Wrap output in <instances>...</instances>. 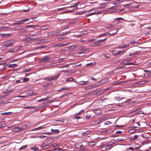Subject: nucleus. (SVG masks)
Here are the masks:
<instances>
[{
    "label": "nucleus",
    "instance_id": "55",
    "mask_svg": "<svg viewBox=\"0 0 151 151\" xmlns=\"http://www.w3.org/2000/svg\"><path fill=\"white\" fill-rule=\"evenodd\" d=\"M129 43L131 44H134V43H137V42H136L135 41H130L129 42Z\"/></svg>",
    "mask_w": 151,
    "mask_h": 151
},
{
    "label": "nucleus",
    "instance_id": "7",
    "mask_svg": "<svg viewBox=\"0 0 151 151\" xmlns=\"http://www.w3.org/2000/svg\"><path fill=\"white\" fill-rule=\"evenodd\" d=\"M88 82V81H81L78 82V84L81 85H87Z\"/></svg>",
    "mask_w": 151,
    "mask_h": 151
},
{
    "label": "nucleus",
    "instance_id": "4",
    "mask_svg": "<svg viewBox=\"0 0 151 151\" xmlns=\"http://www.w3.org/2000/svg\"><path fill=\"white\" fill-rule=\"evenodd\" d=\"M29 20L28 19H24L22 20L17 21V22L14 23V25H19L21 24L24 23V22H25Z\"/></svg>",
    "mask_w": 151,
    "mask_h": 151
},
{
    "label": "nucleus",
    "instance_id": "17",
    "mask_svg": "<svg viewBox=\"0 0 151 151\" xmlns=\"http://www.w3.org/2000/svg\"><path fill=\"white\" fill-rule=\"evenodd\" d=\"M38 26L37 25H28L27 26L25 27L26 28H29V27H37Z\"/></svg>",
    "mask_w": 151,
    "mask_h": 151
},
{
    "label": "nucleus",
    "instance_id": "12",
    "mask_svg": "<svg viewBox=\"0 0 151 151\" xmlns=\"http://www.w3.org/2000/svg\"><path fill=\"white\" fill-rule=\"evenodd\" d=\"M17 51V49L16 48H15L14 49H11L8 50V52L14 53L15 52Z\"/></svg>",
    "mask_w": 151,
    "mask_h": 151
},
{
    "label": "nucleus",
    "instance_id": "44",
    "mask_svg": "<svg viewBox=\"0 0 151 151\" xmlns=\"http://www.w3.org/2000/svg\"><path fill=\"white\" fill-rule=\"evenodd\" d=\"M92 87V86H88L86 87L85 88V89H86V90H87L88 89H90V88H91Z\"/></svg>",
    "mask_w": 151,
    "mask_h": 151
},
{
    "label": "nucleus",
    "instance_id": "53",
    "mask_svg": "<svg viewBox=\"0 0 151 151\" xmlns=\"http://www.w3.org/2000/svg\"><path fill=\"white\" fill-rule=\"evenodd\" d=\"M36 94L34 92H32L31 93H30V96H34Z\"/></svg>",
    "mask_w": 151,
    "mask_h": 151
},
{
    "label": "nucleus",
    "instance_id": "28",
    "mask_svg": "<svg viewBox=\"0 0 151 151\" xmlns=\"http://www.w3.org/2000/svg\"><path fill=\"white\" fill-rule=\"evenodd\" d=\"M140 53V52L139 51L134 52H133V55L139 54Z\"/></svg>",
    "mask_w": 151,
    "mask_h": 151
},
{
    "label": "nucleus",
    "instance_id": "49",
    "mask_svg": "<svg viewBox=\"0 0 151 151\" xmlns=\"http://www.w3.org/2000/svg\"><path fill=\"white\" fill-rule=\"evenodd\" d=\"M70 44V43H67L66 44H62L61 45V47H63V46H66V45H69Z\"/></svg>",
    "mask_w": 151,
    "mask_h": 151
},
{
    "label": "nucleus",
    "instance_id": "15",
    "mask_svg": "<svg viewBox=\"0 0 151 151\" xmlns=\"http://www.w3.org/2000/svg\"><path fill=\"white\" fill-rule=\"evenodd\" d=\"M90 132L89 131H87L83 133V136H88L89 137V136H88L90 134Z\"/></svg>",
    "mask_w": 151,
    "mask_h": 151
},
{
    "label": "nucleus",
    "instance_id": "56",
    "mask_svg": "<svg viewBox=\"0 0 151 151\" xmlns=\"http://www.w3.org/2000/svg\"><path fill=\"white\" fill-rule=\"evenodd\" d=\"M9 36V35L8 34H4L3 35L4 37H6Z\"/></svg>",
    "mask_w": 151,
    "mask_h": 151
},
{
    "label": "nucleus",
    "instance_id": "46",
    "mask_svg": "<svg viewBox=\"0 0 151 151\" xmlns=\"http://www.w3.org/2000/svg\"><path fill=\"white\" fill-rule=\"evenodd\" d=\"M138 138V136L137 135H135L134 136V138H133V140H137Z\"/></svg>",
    "mask_w": 151,
    "mask_h": 151
},
{
    "label": "nucleus",
    "instance_id": "35",
    "mask_svg": "<svg viewBox=\"0 0 151 151\" xmlns=\"http://www.w3.org/2000/svg\"><path fill=\"white\" fill-rule=\"evenodd\" d=\"M43 127H40L37 128H36L34 129V130H39L40 129H41L43 128Z\"/></svg>",
    "mask_w": 151,
    "mask_h": 151
},
{
    "label": "nucleus",
    "instance_id": "6",
    "mask_svg": "<svg viewBox=\"0 0 151 151\" xmlns=\"http://www.w3.org/2000/svg\"><path fill=\"white\" fill-rule=\"evenodd\" d=\"M60 76V74H58L57 76H51L48 77V81H52V80H56Z\"/></svg>",
    "mask_w": 151,
    "mask_h": 151
},
{
    "label": "nucleus",
    "instance_id": "40",
    "mask_svg": "<svg viewBox=\"0 0 151 151\" xmlns=\"http://www.w3.org/2000/svg\"><path fill=\"white\" fill-rule=\"evenodd\" d=\"M111 123L110 122L107 121H106L105 122L104 124H106V125H109V124H111Z\"/></svg>",
    "mask_w": 151,
    "mask_h": 151
},
{
    "label": "nucleus",
    "instance_id": "37",
    "mask_svg": "<svg viewBox=\"0 0 151 151\" xmlns=\"http://www.w3.org/2000/svg\"><path fill=\"white\" fill-rule=\"evenodd\" d=\"M133 149H134V148H133L132 147H130L129 148H128L126 150H127V151H131L132 150H133Z\"/></svg>",
    "mask_w": 151,
    "mask_h": 151
},
{
    "label": "nucleus",
    "instance_id": "3",
    "mask_svg": "<svg viewBox=\"0 0 151 151\" xmlns=\"http://www.w3.org/2000/svg\"><path fill=\"white\" fill-rule=\"evenodd\" d=\"M114 32H114V33H112L111 34V33H109L108 32H106L104 33L99 35V37H100L101 36H105L106 35L108 34H109V35L111 36L114 35H115L116 34L117 32V30H116L115 29H114Z\"/></svg>",
    "mask_w": 151,
    "mask_h": 151
},
{
    "label": "nucleus",
    "instance_id": "24",
    "mask_svg": "<svg viewBox=\"0 0 151 151\" xmlns=\"http://www.w3.org/2000/svg\"><path fill=\"white\" fill-rule=\"evenodd\" d=\"M132 5V4H131L129 3L124 4V6L125 7H126V8H129Z\"/></svg>",
    "mask_w": 151,
    "mask_h": 151
},
{
    "label": "nucleus",
    "instance_id": "9",
    "mask_svg": "<svg viewBox=\"0 0 151 151\" xmlns=\"http://www.w3.org/2000/svg\"><path fill=\"white\" fill-rule=\"evenodd\" d=\"M112 53L114 55H119V50H113L112 51Z\"/></svg>",
    "mask_w": 151,
    "mask_h": 151
},
{
    "label": "nucleus",
    "instance_id": "36",
    "mask_svg": "<svg viewBox=\"0 0 151 151\" xmlns=\"http://www.w3.org/2000/svg\"><path fill=\"white\" fill-rule=\"evenodd\" d=\"M114 20H124V19L121 17H119L115 19Z\"/></svg>",
    "mask_w": 151,
    "mask_h": 151
},
{
    "label": "nucleus",
    "instance_id": "19",
    "mask_svg": "<svg viewBox=\"0 0 151 151\" xmlns=\"http://www.w3.org/2000/svg\"><path fill=\"white\" fill-rule=\"evenodd\" d=\"M51 131L52 132L54 133H59V131L58 129H51Z\"/></svg>",
    "mask_w": 151,
    "mask_h": 151
},
{
    "label": "nucleus",
    "instance_id": "62",
    "mask_svg": "<svg viewBox=\"0 0 151 151\" xmlns=\"http://www.w3.org/2000/svg\"><path fill=\"white\" fill-rule=\"evenodd\" d=\"M90 78L92 81H96V79L94 78L93 77H91Z\"/></svg>",
    "mask_w": 151,
    "mask_h": 151
},
{
    "label": "nucleus",
    "instance_id": "16",
    "mask_svg": "<svg viewBox=\"0 0 151 151\" xmlns=\"http://www.w3.org/2000/svg\"><path fill=\"white\" fill-rule=\"evenodd\" d=\"M12 113L11 112H4L2 113L1 114L3 115H9L11 114Z\"/></svg>",
    "mask_w": 151,
    "mask_h": 151
},
{
    "label": "nucleus",
    "instance_id": "63",
    "mask_svg": "<svg viewBox=\"0 0 151 151\" xmlns=\"http://www.w3.org/2000/svg\"><path fill=\"white\" fill-rule=\"evenodd\" d=\"M6 126L5 124H3L0 125V128L2 127H5Z\"/></svg>",
    "mask_w": 151,
    "mask_h": 151
},
{
    "label": "nucleus",
    "instance_id": "8",
    "mask_svg": "<svg viewBox=\"0 0 151 151\" xmlns=\"http://www.w3.org/2000/svg\"><path fill=\"white\" fill-rule=\"evenodd\" d=\"M77 47V45H70L68 47V49L69 50H73Z\"/></svg>",
    "mask_w": 151,
    "mask_h": 151
},
{
    "label": "nucleus",
    "instance_id": "26",
    "mask_svg": "<svg viewBox=\"0 0 151 151\" xmlns=\"http://www.w3.org/2000/svg\"><path fill=\"white\" fill-rule=\"evenodd\" d=\"M84 110H81L79 112H78V113H77L76 114H74V115L76 116V115H80L81 113L83 112H84Z\"/></svg>",
    "mask_w": 151,
    "mask_h": 151
},
{
    "label": "nucleus",
    "instance_id": "45",
    "mask_svg": "<svg viewBox=\"0 0 151 151\" xmlns=\"http://www.w3.org/2000/svg\"><path fill=\"white\" fill-rule=\"evenodd\" d=\"M62 44H56L54 45V47H61V45Z\"/></svg>",
    "mask_w": 151,
    "mask_h": 151
},
{
    "label": "nucleus",
    "instance_id": "58",
    "mask_svg": "<svg viewBox=\"0 0 151 151\" xmlns=\"http://www.w3.org/2000/svg\"><path fill=\"white\" fill-rule=\"evenodd\" d=\"M102 55L103 56L106 57V58H109V56L108 55H107L106 54H103Z\"/></svg>",
    "mask_w": 151,
    "mask_h": 151
},
{
    "label": "nucleus",
    "instance_id": "47",
    "mask_svg": "<svg viewBox=\"0 0 151 151\" xmlns=\"http://www.w3.org/2000/svg\"><path fill=\"white\" fill-rule=\"evenodd\" d=\"M38 137L40 138H44L46 137V136L44 135H40Z\"/></svg>",
    "mask_w": 151,
    "mask_h": 151
},
{
    "label": "nucleus",
    "instance_id": "2",
    "mask_svg": "<svg viewBox=\"0 0 151 151\" xmlns=\"http://www.w3.org/2000/svg\"><path fill=\"white\" fill-rule=\"evenodd\" d=\"M27 125H25L21 127H18L13 128L12 130L15 132L20 131L26 129L27 127Z\"/></svg>",
    "mask_w": 151,
    "mask_h": 151
},
{
    "label": "nucleus",
    "instance_id": "38",
    "mask_svg": "<svg viewBox=\"0 0 151 151\" xmlns=\"http://www.w3.org/2000/svg\"><path fill=\"white\" fill-rule=\"evenodd\" d=\"M29 80V79L27 78H24L23 79V81L25 82H28Z\"/></svg>",
    "mask_w": 151,
    "mask_h": 151
},
{
    "label": "nucleus",
    "instance_id": "5",
    "mask_svg": "<svg viewBox=\"0 0 151 151\" xmlns=\"http://www.w3.org/2000/svg\"><path fill=\"white\" fill-rule=\"evenodd\" d=\"M89 49H84L83 47H81L80 49V50L78 51V54L86 53L89 52Z\"/></svg>",
    "mask_w": 151,
    "mask_h": 151
},
{
    "label": "nucleus",
    "instance_id": "64",
    "mask_svg": "<svg viewBox=\"0 0 151 151\" xmlns=\"http://www.w3.org/2000/svg\"><path fill=\"white\" fill-rule=\"evenodd\" d=\"M67 32H65V33H62L61 34H60V35L61 36H62L64 35H66L67 34Z\"/></svg>",
    "mask_w": 151,
    "mask_h": 151
},
{
    "label": "nucleus",
    "instance_id": "20",
    "mask_svg": "<svg viewBox=\"0 0 151 151\" xmlns=\"http://www.w3.org/2000/svg\"><path fill=\"white\" fill-rule=\"evenodd\" d=\"M54 32H55V36H56L59 35L60 31L59 30H57Z\"/></svg>",
    "mask_w": 151,
    "mask_h": 151
},
{
    "label": "nucleus",
    "instance_id": "23",
    "mask_svg": "<svg viewBox=\"0 0 151 151\" xmlns=\"http://www.w3.org/2000/svg\"><path fill=\"white\" fill-rule=\"evenodd\" d=\"M129 45H130L129 44H127L126 45H124L122 46H120L119 48L120 49L124 48L129 46Z\"/></svg>",
    "mask_w": 151,
    "mask_h": 151
},
{
    "label": "nucleus",
    "instance_id": "25",
    "mask_svg": "<svg viewBox=\"0 0 151 151\" xmlns=\"http://www.w3.org/2000/svg\"><path fill=\"white\" fill-rule=\"evenodd\" d=\"M121 1L120 0H116L113 2V3L114 5L117 4L118 3H121Z\"/></svg>",
    "mask_w": 151,
    "mask_h": 151
},
{
    "label": "nucleus",
    "instance_id": "22",
    "mask_svg": "<svg viewBox=\"0 0 151 151\" xmlns=\"http://www.w3.org/2000/svg\"><path fill=\"white\" fill-rule=\"evenodd\" d=\"M55 32H51L48 33V36H52L53 35L55 36Z\"/></svg>",
    "mask_w": 151,
    "mask_h": 151
},
{
    "label": "nucleus",
    "instance_id": "1",
    "mask_svg": "<svg viewBox=\"0 0 151 151\" xmlns=\"http://www.w3.org/2000/svg\"><path fill=\"white\" fill-rule=\"evenodd\" d=\"M14 42L13 40H8L4 42L3 46L4 47H8L12 46L13 45Z\"/></svg>",
    "mask_w": 151,
    "mask_h": 151
},
{
    "label": "nucleus",
    "instance_id": "50",
    "mask_svg": "<svg viewBox=\"0 0 151 151\" xmlns=\"http://www.w3.org/2000/svg\"><path fill=\"white\" fill-rule=\"evenodd\" d=\"M93 14H95V12H93L91 13H90V14H88L86 15L87 16H89L90 15H93Z\"/></svg>",
    "mask_w": 151,
    "mask_h": 151
},
{
    "label": "nucleus",
    "instance_id": "54",
    "mask_svg": "<svg viewBox=\"0 0 151 151\" xmlns=\"http://www.w3.org/2000/svg\"><path fill=\"white\" fill-rule=\"evenodd\" d=\"M106 39V38L105 37V38H104V39H101V40H98L100 42V43H101V42H103V41L104 40H105Z\"/></svg>",
    "mask_w": 151,
    "mask_h": 151
},
{
    "label": "nucleus",
    "instance_id": "32",
    "mask_svg": "<svg viewBox=\"0 0 151 151\" xmlns=\"http://www.w3.org/2000/svg\"><path fill=\"white\" fill-rule=\"evenodd\" d=\"M7 104V102H5V101H0V104Z\"/></svg>",
    "mask_w": 151,
    "mask_h": 151
},
{
    "label": "nucleus",
    "instance_id": "48",
    "mask_svg": "<svg viewBox=\"0 0 151 151\" xmlns=\"http://www.w3.org/2000/svg\"><path fill=\"white\" fill-rule=\"evenodd\" d=\"M105 118V117H104V116H102L100 119H99V120H101V122Z\"/></svg>",
    "mask_w": 151,
    "mask_h": 151
},
{
    "label": "nucleus",
    "instance_id": "27",
    "mask_svg": "<svg viewBox=\"0 0 151 151\" xmlns=\"http://www.w3.org/2000/svg\"><path fill=\"white\" fill-rule=\"evenodd\" d=\"M73 78H68L66 80V82H70L71 81H73Z\"/></svg>",
    "mask_w": 151,
    "mask_h": 151
},
{
    "label": "nucleus",
    "instance_id": "59",
    "mask_svg": "<svg viewBox=\"0 0 151 151\" xmlns=\"http://www.w3.org/2000/svg\"><path fill=\"white\" fill-rule=\"evenodd\" d=\"M64 38L59 37V38H58V40H63Z\"/></svg>",
    "mask_w": 151,
    "mask_h": 151
},
{
    "label": "nucleus",
    "instance_id": "60",
    "mask_svg": "<svg viewBox=\"0 0 151 151\" xmlns=\"http://www.w3.org/2000/svg\"><path fill=\"white\" fill-rule=\"evenodd\" d=\"M101 92L100 91L96 93V95L97 96L99 95H101Z\"/></svg>",
    "mask_w": 151,
    "mask_h": 151
},
{
    "label": "nucleus",
    "instance_id": "41",
    "mask_svg": "<svg viewBox=\"0 0 151 151\" xmlns=\"http://www.w3.org/2000/svg\"><path fill=\"white\" fill-rule=\"evenodd\" d=\"M5 122V120L3 118H0V123Z\"/></svg>",
    "mask_w": 151,
    "mask_h": 151
},
{
    "label": "nucleus",
    "instance_id": "31",
    "mask_svg": "<svg viewBox=\"0 0 151 151\" xmlns=\"http://www.w3.org/2000/svg\"><path fill=\"white\" fill-rule=\"evenodd\" d=\"M119 54L120 55V54H123L124 53H125L126 52V51L125 50H119Z\"/></svg>",
    "mask_w": 151,
    "mask_h": 151
},
{
    "label": "nucleus",
    "instance_id": "34",
    "mask_svg": "<svg viewBox=\"0 0 151 151\" xmlns=\"http://www.w3.org/2000/svg\"><path fill=\"white\" fill-rule=\"evenodd\" d=\"M27 31V29H22L21 30V31H20L19 32V34H20V33H21V32H25L26 31Z\"/></svg>",
    "mask_w": 151,
    "mask_h": 151
},
{
    "label": "nucleus",
    "instance_id": "52",
    "mask_svg": "<svg viewBox=\"0 0 151 151\" xmlns=\"http://www.w3.org/2000/svg\"><path fill=\"white\" fill-rule=\"evenodd\" d=\"M29 10H30L29 9L27 8L26 9H23V11L24 12H28L29 11Z\"/></svg>",
    "mask_w": 151,
    "mask_h": 151
},
{
    "label": "nucleus",
    "instance_id": "51",
    "mask_svg": "<svg viewBox=\"0 0 151 151\" xmlns=\"http://www.w3.org/2000/svg\"><path fill=\"white\" fill-rule=\"evenodd\" d=\"M27 147V146L26 145H24L22 147L19 149L20 150L21 149H25Z\"/></svg>",
    "mask_w": 151,
    "mask_h": 151
},
{
    "label": "nucleus",
    "instance_id": "30",
    "mask_svg": "<svg viewBox=\"0 0 151 151\" xmlns=\"http://www.w3.org/2000/svg\"><path fill=\"white\" fill-rule=\"evenodd\" d=\"M101 122V120H99V119L97 120L94 122V124L95 125H96L98 124L99 123Z\"/></svg>",
    "mask_w": 151,
    "mask_h": 151
},
{
    "label": "nucleus",
    "instance_id": "29",
    "mask_svg": "<svg viewBox=\"0 0 151 151\" xmlns=\"http://www.w3.org/2000/svg\"><path fill=\"white\" fill-rule=\"evenodd\" d=\"M16 65V64H11L9 65V67L10 68H13Z\"/></svg>",
    "mask_w": 151,
    "mask_h": 151
},
{
    "label": "nucleus",
    "instance_id": "10",
    "mask_svg": "<svg viewBox=\"0 0 151 151\" xmlns=\"http://www.w3.org/2000/svg\"><path fill=\"white\" fill-rule=\"evenodd\" d=\"M93 110L94 112L97 114L100 115L102 113L101 110L100 109H96Z\"/></svg>",
    "mask_w": 151,
    "mask_h": 151
},
{
    "label": "nucleus",
    "instance_id": "21",
    "mask_svg": "<svg viewBox=\"0 0 151 151\" xmlns=\"http://www.w3.org/2000/svg\"><path fill=\"white\" fill-rule=\"evenodd\" d=\"M8 27L5 26L1 27H0V30H4L6 29H8Z\"/></svg>",
    "mask_w": 151,
    "mask_h": 151
},
{
    "label": "nucleus",
    "instance_id": "43",
    "mask_svg": "<svg viewBox=\"0 0 151 151\" xmlns=\"http://www.w3.org/2000/svg\"><path fill=\"white\" fill-rule=\"evenodd\" d=\"M103 12V11H100L99 12H95V14H100L101 13H102Z\"/></svg>",
    "mask_w": 151,
    "mask_h": 151
},
{
    "label": "nucleus",
    "instance_id": "18",
    "mask_svg": "<svg viewBox=\"0 0 151 151\" xmlns=\"http://www.w3.org/2000/svg\"><path fill=\"white\" fill-rule=\"evenodd\" d=\"M31 149L34 151H37V150H38L39 148L38 147L35 146H33L32 147H31Z\"/></svg>",
    "mask_w": 151,
    "mask_h": 151
},
{
    "label": "nucleus",
    "instance_id": "42",
    "mask_svg": "<svg viewBox=\"0 0 151 151\" xmlns=\"http://www.w3.org/2000/svg\"><path fill=\"white\" fill-rule=\"evenodd\" d=\"M83 13V12H76V14H77V15H78L81 14Z\"/></svg>",
    "mask_w": 151,
    "mask_h": 151
},
{
    "label": "nucleus",
    "instance_id": "14",
    "mask_svg": "<svg viewBox=\"0 0 151 151\" xmlns=\"http://www.w3.org/2000/svg\"><path fill=\"white\" fill-rule=\"evenodd\" d=\"M102 45V44L99 40L96 41L95 42V44H93L94 45H97V46H101Z\"/></svg>",
    "mask_w": 151,
    "mask_h": 151
},
{
    "label": "nucleus",
    "instance_id": "11",
    "mask_svg": "<svg viewBox=\"0 0 151 151\" xmlns=\"http://www.w3.org/2000/svg\"><path fill=\"white\" fill-rule=\"evenodd\" d=\"M106 27L108 29H111L112 28H114L115 27L114 25L113 24H110L109 25H108L106 26Z\"/></svg>",
    "mask_w": 151,
    "mask_h": 151
},
{
    "label": "nucleus",
    "instance_id": "13",
    "mask_svg": "<svg viewBox=\"0 0 151 151\" xmlns=\"http://www.w3.org/2000/svg\"><path fill=\"white\" fill-rule=\"evenodd\" d=\"M105 4V3L101 4L100 5V7H98V8H99V9H102L105 8L106 6V5Z\"/></svg>",
    "mask_w": 151,
    "mask_h": 151
},
{
    "label": "nucleus",
    "instance_id": "33",
    "mask_svg": "<svg viewBox=\"0 0 151 151\" xmlns=\"http://www.w3.org/2000/svg\"><path fill=\"white\" fill-rule=\"evenodd\" d=\"M66 9V7L61 8H60L58 9V11H62L63 10H64V9Z\"/></svg>",
    "mask_w": 151,
    "mask_h": 151
},
{
    "label": "nucleus",
    "instance_id": "39",
    "mask_svg": "<svg viewBox=\"0 0 151 151\" xmlns=\"http://www.w3.org/2000/svg\"><path fill=\"white\" fill-rule=\"evenodd\" d=\"M42 147L43 149H45L47 148V145H44V144L42 145Z\"/></svg>",
    "mask_w": 151,
    "mask_h": 151
},
{
    "label": "nucleus",
    "instance_id": "61",
    "mask_svg": "<svg viewBox=\"0 0 151 151\" xmlns=\"http://www.w3.org/2000/svg\"><path fill=\"white\" fill-rule=\"evenodd\" d=\"M95 40V39H90V40H88V42H93V41H94Z\"/></svg>",
    "mask_w": 151,
    "mask_h": 151
},
{
    "label": "nucleus",
    "instance_id": "57",
    "mask_svg": "<svg viewBox=\"0 0 151 151\" xmlns=\"http://www.w3.org/2000/svg\"><path fill=\"white\" fill-rule=\"evenodd\" d=\"M73 119H81V117L80 116H77L74 117L73 118Z\"/></svg>",
    "mask_w": 151,
    "mask_h": 151
}]
</instances>
